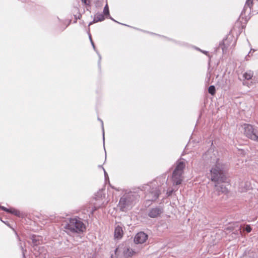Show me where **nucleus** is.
Masks as SVG:
<instances>
[{"label":"nucleus","instance_id":"obj_1","mask_svg":"<svg viewBox=\"0 0 258 258\" xmlns=\"http://www.w3.org/2000/svg\"><path fill=\"white\" fill-rule=\"evenodd\" d=\"M212 153L210 152L206 153L203 155V158L209 160L210 157V163L214 164L210 170L211 179L215 183V191L221 192V194H227L228 189L220 182H224L226 180L225 172L227 169L225 164L222 163L215 154L211 156Z\"/></svg>","mask_w":258,"mask_h":258},{"label":"nucleus","instance_id":"obj_2","mask_svg":"<svg viewBox=\"0 0 258 258\" xmlns=\"http://www.w3.org/2000/svg\"><path fill=\"white\" fill-rule=\"evenodd\" d=\"M63 228L68 233H81L86 230L83 220L79 218H70L66 221Z\"/></svg>","mask_w":258,"mask_h":258},{"label":"nucleus","instance_id":"obj_3","mask_svg":"<svg viewBox=\"0 0 258 258\" xmlns=\"http://www.w3.org/2000/svg\"><path fill=\"white\" fill-rule=\"evenodd\" d=\"M185 167V163L182 161H178L176 162V165L174 170L173 171L172 179L173 184L174 188L168 191L166 194H172L173 192L176 191V186L181 184L183 180V170Z\"/></svg>","mask_w":258,"mask_h":258},{"label":"nucleus","instance_id":"obj_4","mask_svg":"<svg viewBox=\"0 0 258 258\" xmlns=\"http://www.w3.org/2000/svg\"><path fill=\"white\" fill-rule=\"evenodd\" d=\"M134 196L133 195H123L120 198L119 206L122 211L125 212L130 209L134 203Z\"/></svg>","mask_w":258,"mask_h":258},{"label":"nucleus","instance_id":"obj_5","mask_svg":"<svg viewBox=\"0 0 258 258\" xmlns=\"http://www.w3.org/2000/svg\"><path fill=\"white\" fill-rule=\"evenodd\" d=\"M243 133L246 137L251 140L258 142V127H254L250 124L245 123L242 125Z\"/></svg>","mask_w":258,"mask_h":258},{"label":"nucleus","instance_id":"obj_6","mask_svg":"<svg viewBox=\"0 0 258 258\" xmlns=\"http://www.w3.org/2000/svg\"><path fill=\"white\" fill-rule=\"evenodd\" d=\"M119 252L120 249L119 248H116L115 250V254L116 256V258H127L130 256H132L136 253V252L133 250L132 249L126 248L123 250L122 257L119 255Z\"/></svg>","mask_w":258,"mask_h":258},{"label":"nucleus","instance_id":"obj_7","mask_svg":"<svg viewBox=\"0 0 258 258\" xmlns=\"http://www.w3.org/2000/svg\"><path fill=\"white\" fill-rule=\"evenodd\" d=\"M0 209L4 211L11 213L19 218H23L25 215V214L23 212L15 208H11L8 209L4 206H0Z\"/></svg>","mask_w":258,"mask_h":258},{"label":"nucleus","instance_id":"obj_8","mask_svg":"<svg viewBox=\"0 0 258 258\" xmlns=\"http://www.w3.org/2000/svg\"><path fill=\"white\" fill-rule=\"evenodd\" d=\"M148 238V235L144 232H140L138 233L135 238L134 241L136 243H143Z\"/></svg>","mask_w":258,"mask_h":258},{"label":"nucleus","instance_id":"obj_9","mask_svg":"<svg viewBox=\"0 0 258 258\" xmlns=\"http://www.w3.org/2000/svg\"><path fill=\"white\" fill-rule=\"evenodd\" d=\"M163 212V209L162 208L160 207H156L154 208L151 209L149 213L148 216L152 218H155L159 216L161 214H162Z\"/></svg>","mask_w":258,"mask_h":258},{"label":"nucleus","instance_id":"obj_10","mask_svg":"<svg viewBox=\"0 0 258 258\" xmlns=\"http://www.w3.org/2000/svg\"><path fill=\"white\" fill-rule=\"evenodd\" d=\"M140 189L142 191L149 192L150 194H161V190L160 189L157 190L156 188L154 189L153 187L151 188V185L146 184L143 185L141 187L138 188Z\"/></svg>","mask_w":258,"mask_h":258},{"label":"nucleus","instance_id":"obj_11","mask_svg":"<svg viewBox=\"0 0 258 258\" xmlns=\"http://www.w3.org/2000/svg\"><path fill=\"white\" fill-rule=\"evenodd\" d=\"M123 235V230L121 226L117 225L114 230V238L120 239Z\"/></svg>","mask_w":258,"mask_h":258},{"label":"nucleus","instance_id":"obj_12","mask_svg":"<svg viewBox=\"0 0 258 258\" xmlns=\"http://www.w3.org/2000/svg\"><path fill=\"white\" fill-rule=\"evenodd\" d=\"M104 20V16L103 14L101 13H97L95 16L92 22H91L89 23V25L92 24L93 23H96L100 21H102Z\"/></svg>","mask_w":258,"mask_h":258},{"label":"nucleus","instance_id":"obj_13","mask_svg":"<svg viewBox=\"0 0 258 258\" xmlns=\"http://www.w3.org/2000/svg\"><path fill=\"white\" fill-rule=\"evenodd\" d=\"M31 239L33 244L34 245H37L40 244V241L41 240V237L37 235H33Z\"/></svg>","mask_w":258,"mask_h":258},{"label":"nucleus","instance_id":"obj_14","mask_svg":"<svg viewBox=\"0 0 258 258\" xmlns=\"http://www.w3.org/2000/svg\"><path fill=\"white\" fill-rule=\"evenodd\" d=\"M253 72L249 70V71H247L243 74V77L245 79L249 80L252 78V77H253Z\"/></svg>","mask_w":258,"mask_h":258},{"label":"nucleus","instance_id":"obj_15","mask_svg":"<svg viewBox=\"0 0 258 258\" xmlns=\"http://www.w3.org/2000/svg\"><path fill=\"white\" fill-rule=\"evenodd\" d=\"M253 4V0H246L244 8H246L247 7H249L250 9H251Z\"/></svg>","mask_w":258,"mask_h":258},{"label":"nucleus","instance_id":"obj_16","mask_svg":"<svg viewBox=\"0 0 258 258\" xmlns=\"http://www.w3.org/2000/svg\"><path fill=\"white\" fill-rule=\"evenodd\" d=\"M208 92L211 95H214L215 93V88L214 86H210L208 88Z\"/></svg>","mask_w":258,"mask_h":258},{"label":"nucleus","instance_id":"obj_17","mask_svg":"<svg viewBox=\"0 0 258 258\" xmlns=\"http://www.w3.org/2000/svg\"><path fill=\"white\" fill-rule=\"evenodd\" d=\"M251 51H252L253 52L255 51V50L254 49H250V50L249 52V53H248V54L245 56V58H244L245 60H246V61L249 60V58L252 55Z\"/></svg>","mask_w":258,"mask_h":258},{"label":"nucleus","instance_id":"obj_18","mask_svg":"<svg viewBox=\"0 0 258 258\" xmlns=\"http://www.w3.org/2000/svg\"><path fill=\"white\" fill-rule=\"evenodd\" d=\"M103 13L105 15L109 16V11L107 4H106L104 8Z\"/></svg>","mask_w":258,"mask_h":258},{"label":"nucleus","instance_id":"obj_19","mask_svg":"<svg viewBox=\"0 0 258 258\" xmlns=\"http://www.w3.org/2000/svg\"><path fill=\"white\" fill-rule=\"evenodd\" d=\"M20 248L22 250V254H23V256L24 258H26L25 257V252L26 251V250L23 247V246L21 244L20 245Z\"/></svg>","mask_w":258,"mask_h":258},{"label":"nucleus","instance_id":"obj_20","mask_svg":"<svg viewBox=\"0 0 258 258\" xmlns=\"http://www.w3.org/2000/svg\"><path fill=\"white\" fill-rule=\"evenodd\" d=\"M245 230L247 232H250L251 231V228L249 225H247L246 227H245Z\"/></svg>","mask_w":258,"mask_h":258},{"label":"nucleus","instance_id":"obj_21","mask_svg":"<svg viewBox=\"0 0 258 258\" xmlns=\"http://www.w3.org/2000/svg\"><path fill=\"white\" fill-rule=\"evenodd\" d=\"M89 38H90V41H91V44L94 48V50H95V45H94V42H93L92 40V38H91V35H89Z\"/></svg>","mask_w":258,"mask_h":258},{"label":"nucleus","instance_id":"obj_22","mask_svg":"<svg viewBox=\"0 0 258 258\" xmlns=\"http://www.w3.org/2000/svg\"><path fill=\"white\" fill-rule=\"evenodd\" d=\"M100 121L102 123V130H103V140L104 141V133L103 123V121L102 120H100Z\"/></svg>","mask_w":258,"mask_h":258},{"label":"nucleus","instance_id":"obj_23","mask_svg":"<svg viewBox=\"0 0 258 258\" xmlns=\"http://www.w3.org/2000/svg\"><path fill=\"white\" fill-rule=\"evenodd\" d=\"M83 3H84L86 5H88L89 3V0H81Z\"/></svg>","mask_w":258,"mask_h":258},{"label":"nucleus","instance_id":"obj_24","mask_svg":"<svg viewBox=\"0 0 258 258\" xmlns=\"http://www.w3.org/2000/svg\"><path fill=\"white\" fill-rule=\"evenodd\" d=\"M103 170H104V175L106 177V176H107V173L104 169H103Z\"/></svg>","mask_w":258,"mask_h":258},{"label":"nucleus","instance_id":"obj_25","mask_svg":"<svg viewBox=\"0 0 258 258\" xmlns=\"http://www.w3.org/2000/svg\"><path fill=\"white\" fill-rule=\"evenodd\" d=\"M93 208H94V209H92V211L90 212H91V213H92V214L93 213V212H94V211L96 210V208H95V207H94Z\"/></svg>","mask_w":258,"mask_h":258},{"label":"nucleus","instance_id":"obj_26","mask_svg":"<svg viewBox=\"0 0 258 258\" xmlns=\"http://www.w3.org/2000/svg\"><path fill=\"white\" fill-rule=\"evenodd\" d=\"M202 52L206 54H207V53H208V52L206 51H202Z\"/></svg>","mask_w":258,"mask_h":258},{"label":"nucleus","instance_id":"obj_27","mask_svg":"<svg viewBox=\"0 0 258 258\" xmlns=\"http://www.w3.org/2000/svg\"><path fill=\"white\" fill-rule=\"evenodd\" d=\"M99 168H102L103 169H104V168L102 166H99Z\"/></svg>","mask_w":258,"mask_h":258},{"label":"nucleus","instance_id":"obj_28","mask_svg":"<svg viewBox=\"0 0 258 258\" xmlns=\"http://www.w3.org/2000/svg\"><path fill=\"white\" fill-rule=\"evenodd\" d=\"M156 195V198L157 199V198H158V196H159V195Z\"/></svg>","mask_w":258,"mask_h":258},{"label":"nucleus","instance_id":"obj_29","mask_svg":"<svg viewBox=\"0 0 258 258\" xmlns=\"http://www.w3.org/2000/svg\"><path fill=\"white\" fill-rule=\"evenodd\" d=\"M109 18H110V19H111V20H112L113 21H114V19H113V18H111V17H110Z\"/></svg>","mask_w":258,"mask_h":258},{"label":"nucleus","instance_id":"obj_30","mask_svg":"<svg viewBox=\"0 0 258 258\" xmlns=\"http://www.w3.org/2000/svg\"><path fill=\"white\" fill-rule=\"evenodd\" d=\"M245 191H245V190H244L241 191V192H245Z\"/></svg>","mask_w":258,"mask_h":258},{"label":"nucleus","instance_id":"obj_31","mask_svg":"<svg viewBox=\"0 0 258 258\" xmlns=\"http://www.w3.org/2000/svg\"><path fill=\"white\" fill-rule=\"evenodd\" d=\"M111 258H113L112 255H111Z\"/></svg>","mask_w":258,"mask_h":258}]
</instances>
